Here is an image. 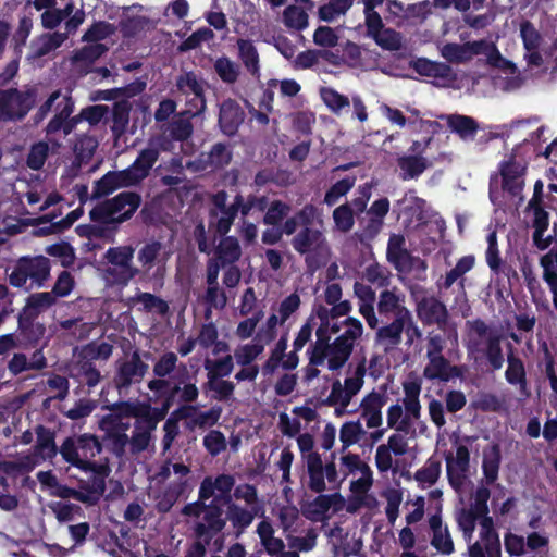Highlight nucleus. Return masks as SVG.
<instances>
[{
    "mask_svg": "<svg viewBox=\"0 0 557 557\" xmlns=\"http://www.w3.org/2000/svg\"><path fill=\"white\" fill-rule=\"evenodd\" d=\"M157 424L150 405L140 401L114 405L111 412L98 421L107 446L119 458L148 449Z\"/></svg>",
    "mask_w": 557,
    "mask_h": 557,
    "instance_id": "1",
    "label": "nucleus"
},
{
    "mask_svg": "<svg viewBox=\"0 0 557 557\" xmlns=\"http://www.w3.org/2000/svg\"><path fill=\"white\" fill-rule=\"evenodd\" d=\"M234 484L235 479L230 474L207 476L201 482L199 499L203 503L212 498L211 504L220 502L225 504L226 518L238 537L251 525L255 518L265 513V508L257 488L248 483L237 485L232 498L231 492Z\"/></svg>",
    "mask_w": 557,
    "mask_h": 557,
    "instance_id": "2",
    "label": "nucleus"
},
{
    "mask_svg": "<svg viewBox=\"0 0 557 557\" xmlns=\"http://www.w3.org/2000/svg\"><path fill=\"white\" fill-rule=\"evenodd\" d=\"M323 210L313 203H306L294 216L288 218L282 225V232L294 235L290 245L309 265H320L331 255V247L324 234Z\"/></svg>",
    "mask_w": 557,
    "mask_h": 557,
    "instance_id": "3",
    "label": "nucleus"
},
{
    "mask_svg": "<svg viewBox=\"0 0 557 557\" xmlns=\"http://www.w3.org/2000/svg\"><path fill=\"white\" fill-rule=\"evenodd\" d=\"M480 54L485 55L487 63L498 71L496 84L499 88L512 91L521 87L523 78L518 67L505 59L493 42L478 40L466 44H445L441 47V55L451 63H466Z\"/></svg>",
    "mask_w": 557,
    "mask_h": 557,
    "instance_id": "4",
    "label": "nucleus"
},
{
    "mask_svg": "<svg viewBox=\"0 0 557 557\" xmlns=\"http://www.w3.org/2000/svg\"><path fill=\"white\" fill-rule=\"evenodd\" d=\"M343 324L344 332L333 339L331 330L317 327L315 341L308 347L331 372H338L346 366L363 334L362 323L356 318H347Z\"/></svg>",
    "mask_w": 557,
    "mask_h": 557,
    "instance_id": "5",
    "label": "nucleus"
},
{
    "mask_svg": "<svg viewBox=\"0 0 557 557\" xmlns=\"http://www.w3.org/2000/svg\"><path fill=\"white\" fill-rule=\"evenodd\" d=\"M463 344L469 359L476 364H485L492 371L500 370L505 362L502 335L481 319L469 320L465 324Z\"/></svg>",
    "mask_w": 557,
    "mask_h": 557,
    "instance_id": "6",
    "label": "nucleus"
},
{
    "mask_svg": "<svg viewBox=\"0 0 557 557\" xmlns=\"http://www.w3.org/2000/svg\"><path fill=\"white\" fill-rule=\"evenodd\" d=\"M162 139L153 138L148 147L143 149L136 160L123 171L108 172L96 182L92 196L100 198L119 188L128 187L140 183L146 178L159 158L162 148Z\"/></svg>",
    "mask_w": 557,
    "mask_h": 557,
    "instance_id": "7",
    "label": "nucleus"
},
{
    "mask_svg": "<svg viewBox=\"0 0 557 557\" xmlns=\"http://www.w3.org/2000/svg\"><path fill=\"white\" fill-rule=\"evenodd\" d=\"M366 358L350 366L344 380L336 379L331 385L324 404L334 409L336 417L355 413L357 411L356 397L364 385Z\"/></svg>",
    "mask_w": 557,
    "mask_h": 557,
    "instance_id": "8",
    "label": "nucleus"
},
{
    "mask_svg": "<svg viewBox=\"0 0 557 557\" xmlns=\"http://www.w3.org/2000/svg\"><path fill=\"white\" fill-rule=\"evenodd\" d=\"M403 389L404 397L388 407L386 421L389 429L407 434L414 430L421 418V383L418 379H408L403 383Z\"/></svg>",
    "mask_w": 557,
    "mask_h": 557,
    "instance_id": "9",
    "label": "nucleus"
},
{
    "mask_svg": "<svg viewBox=\"0 0 557 557\" xmlns=\"http://www.w3.org/2000/svg\"><path fill=\"white\" fill-rule=\"evenodd\" d=\"M101 449V444L95 435L82 434L67 437L60 447V454L72 466L84 471H94L96 465L92 458L100 454Z\"/></svg>",
    "mask_w": 557,
    "mask_h": 557,
    "instance_id": "10",
    "label": "nucleus"
},
{
    "mask_svg": "<svg viewBox=\"0 0 557 557\" xmlns=\"http://www.w3.org/2000/svg\"><path fill=\"white\" fill-rule=\"evenodd\" d=\"M139 205L140 197L137 194L124 191L101 202L89 214L91 220L96 222L120 223L129 219Z\"/></svg>",
    "mask_w": 557,
    "mask_h": 557,
    "instance_id": "11",
    "label": "nucleus"
},
{
    "mask_svg": "<svg viewBox=\"0 0 557 557\" xmlns=\"http://www.w3.org/2000/svg\"><path fill=\"white\" fill-rule=\"evenodd\" d=\"M50 261L44 256L22 257L9 275V282L15 287H24L28 281L38 287L50 276Z\"/></svg>",
    "mask_w": 557,
    "mask_h": 557,
    "instance_id": "12",
    "label": "nucleus"
},
{
    "mask_svg": "<svg viewBox=\"0 0 557 557\" xmlns=\"http://www.w3.org/2000/svg\"><path fill=\"white\" fill-rule=\"evenodd\" d=\"M104 257L108 261L104 277L109 283L126 285L139 273L133 265L134 249L131 246L110 248Z\"/></svg>",
    "mask_w": 557,
    "mask_h": 557,
    "instance_id": "13",
    "label": "nucleus"
},
{
    "mask_svg": "<svg viewBox=\"0 0 557 557\" xmlns=\"http://www.w3.org/2000/svg\"><path fill=\"white\" fill-rule=\"evenodd\" d=\"M183 513L199 519L195 525V533L199 539L212 537L213 534L222 531L228 521L216 504L208 506L201 503L188 504L184 507Z\"/></svg>",
    "mask_w": 557,
    "mask_h": 557,
    "instance_id": "14",
    "label": "nucleus"
},
{
    "mask_svg": "<svg viewBox=\"0 0 557 557\" xmlns=\"http://www.w3.org/2000/svg\"><path fill=\"white\" fill-rule=\"evenodd\" d=\"M307 473V486L312 492L322 493L326 490V482L338 488L342 484L339 472L334 461L324 463L322 456L304 461Z\"/></svg>",
    "mask_w": 557,
    "mask_h": 557,
    "instance_id": "15",
    "label": "nucleus"
},
{
    "mask_svg": "<svg viewBox=\"0 0 557 557\" xmlns=\"http://www.w3.org/2000/svg\"><path fill=\"white\" fill-rule=\"evenodd\" d=\"M307 473V486L312 492L322 493L326 490V482L338 488L342 484L339 472L334 461L324 463L322 456L304 461Z\"/></svg>",
    "mask_w": 557,
    "mask_h": 557,
    "instance_id": "16",
    "label": "nucleus"
},
{
    "mask_svg": "<svg viewBox=\"0 0 557 557\" xmlns=\"http://www.w3.org/2000/svg\"><path fill=\"white\" fill-rule=\"evenodd\" d=\"M159 475L164 480H169L173 485L168 494V499L165 502L158 503L160 511H168L177 497L188 488L190 482V468L181 462L168 461L161 468Z\"/></svg>",
    "mask_w": 557,
    "mask_h": 557,
    "instance_id": "17",
    "label": "nucleus"
},
{
    "mask_svg": "<svg viewBox=\"0 0 557 557\" xmlns=\"http://www.w3.org/2000/svg\"><path fill=\"white\" fill-rule=\"evenodd\" d=\"M227 194L221 190L212 196L213 208L210 212V226L214 227L215 231L225 235L230 232L231 226L239 212L238 206H240V195H237L234 201L227 203Z\"/></svg>",
    "mask_w": 557,
    "mask_h": 557,
    "instance_id": "18",
    "label": "nucleus"
},
{
    "mask_svg": "<svg viewBox=\"0 0 557 557\" xmlns=\"http://www.w3.org/2000/svg\"><path fill=\"white\" fill-rule=\"evenodd\" d=\"M525 171V162L522 159H517V157L511 153L507 160L500 163L503 190L522 200Z\"/></svg>",
    "mask_w": 557,
    "mask_h": 557,
    "instance_id": "19",
    "label": "nucleus"
},
{
    "mask_svg": "<svg viewBox=\"0 0 557 557\" xmlns=\"http://www.w3.org/2000/svg\"><path fill=\"white\" fill-rule=\"evenodd\" d=\"M74 104L67 95L54 91L40 107L41 116H46L49 112H53V119L47 125V134L51 135L62 129L64 121L70 117L73 112Z\"/></svg>",
    "mask_w": 557,
    "mask_h": 557,
    "instance_id": "20",
    "label": "nucleus"
},
{
    "mask_svg": "<svg viewBox=\"0 0 557 557\" xmlns=\"http://www.w3.org/2000/svg\"><path fill=\"white\" fill-rule=\"evenodd\" d=\"M34 96L30 91L15 89L0 91V120L22 119L32 108Z\"/></svg>",
    "mask_w": 557,
    "mask_h": 557,
    "instance_id": "21",
    "label": "nucleus"
},
{
    "mask_svg": "<svg viewBox=\"0 0 557 557\" xmlns=\"http://www.w3.org/2000/svg\"><path fill=\"white\" fill-rule=\"evenodd\" d=\"M319 414L315 409L308 406H297L289 413L281 412L278 414L277 428L282 435L294 438L301 433L302 422L309 424L317 421Z\"/></svg>",
    "mask_w": 557,
    "mask_h": 557,
    "instance_id": "22",
    "label": "nucleus"
},
{
    "mask_svg": "<svg viewBox=\"0 0 557 557\" xmlns=\"http://www.w3.org/2000/svg\"><path fill=\"white\" fill-rule=\"evenodd\" d=\"M416 313L423 325H436L444 330L449 312L444 302L435 296H423L416 301Z\"/></svg>",
    "mask_w": 557,
    "mask_h": 557,
    "instance_id": "23",
    "label": "nucleus"
},
{
    "mask_svg": "<svg viewBox=\"0 0 557 557\" xmlns=\"http://www.w3.org/2000/svg\"><path fill=\"white\" fill-rule=\"evenodd\" d=\"M346 499L339 493L320 494L313 500L304 506L305 516L312 521H324L332 513L345 508Z\"/></svg>",
    "mask_w": 557,
    "mask_h": 557,
    "instance_id": "24",
    "label": "nucleus"
},
{
    "mask_svg": "<svg viewBox=\"0 0 557 557\" xmlns=\"http://www.w3.org/2000/svg\"><path fill=\"white\" fill-rule=\"evenodd\" d=\"M481 540L470 545V557H502L499 539L494 531L491 517H483L480 520Z\"/></svg>",
    "mask_w": 557,
    "mask_h": 557,
    "instance_id": "25",
    "label": "nucleus"
},
{
    "mask_svg": "<svg viewBox=\"0 0 557 557\" xmlns=\"http://www.w3.org/2000/svg\"><path fill=\"white\" fill-rule=\"evenodd\" d=\"M528 223L534 228L532 239L533 244L540 249L545 250L552 242L550 235H545L549 226V213L543 205L529 202L525 209Z\"/></svg>",
    "mask_w": 557,
    "mask_h": 557,
    "instance_id": "26",
    "label": "nucleus"
},
{
    "mask_svg": "<svg viewBox=\"0 0 557 557\" xmlns=\"http://www.w3.org/2000/svg\"><path fill=\"white\" fill-rule=\"evenodd\" d=\"M520 38L524 49V60L530 66H540L543 63V57L540 52L543 45V37L537 28L530 22L523 21L519 26Z\"/></svg>",
    "mask_w": 557,
    "mask_h": 557,
    "instance_id": "27",
    "label": "nucleus"
},
{
    "mask_svg": "<svg viewBox=\"0 0 557 557\" xmlns=\"http://www.w3.org/2000/svg\"><path fill=\"white\" fill-rule=\"evenodd\" d=\"M405 304L406 295L399 288L384 289L379 295L377 311L381 315L404 320L411 314Z\"/></svg>",
    "mask_w": 557,
    "mask_h": 557,
    "instance_id": "28",
    "label": "nucleus"
},
{
    "mask_svg": "<svg viewBox=\"0 0 557 557\" xmlns=\"http://www.w3.org/2000/svg\"><path fill=\"white\" fill-rule=\"evenodd\" d=\"M446 467L450 484L454 487L460 486L470 468V454L467 446L457 444L455 451L446 455Z\"/></svg>",
    "mask_w": 557,
    "mask_h": 557,
    "instance_id": "29",
    "label": "nucleus"
},
{
    "mask_svg": "<svg viewBox=\"0 0 557 557\" xmlns=\"http://www.w3.org/2000/svg\"><path fill=\"white\" fill-rule=\"evenodd\" d=\"M385 401V395L376 391H372L362 397L357 406V410H360V416L364 420L368 429H379L382 426V408Z\"/></svg>",
    "mask_w": 557,
    "mask_h": 557,
    "instance_id": "30",
    "label": "nucleus"
},
{
    "mask_svg": "<svg viewBox=\"0 0 557 557\" xmlns=\"http://www.w3.org/2000/svg\"><path fill=\"white\" fill-rule=\"evenodd\" d=\"M332 306V308H327L322 304H315L313 309L315 310V315L319 317L318 327L329 329L333 334H337L344 327V324L343 322L335 321V319L347 315L351 311L352 306L348 300H339Z\"/></svg>",
    "mask_w": 557,
    "mask_h": 557,
    "instance_id": "31",
    "label": "nucleus"
},
{
    "mask_svg": "<svg viewBox=\"0 0 557 557\" xmlns=\"http://www.w3.org/2000/svg\"><path fill=\"white\" fill-rule=\"evenodd\" d=\"M429 527L432 531L431 545L441 554H453L455 550L454 542L448 527L443 524L441 505H437L435 512L430 516Z\"/></svg>",
    "mask_w": 557,
    "mask_h": 557,
    "instance_id": "32",
    "label": "nucleus"
},
{
    "mask_svg": "<svg viewBox=\"0 0 557 557\" xmlns=\"http://www.w3.org/2000/svg\"><path fill=\"white\" fill-rule=\"evenodd\" d=\"M374 346L385 354L394 352L403 339L401 320L393 319L391 323L375 327Z\"/></svg>",
    "mask_w": 557,
    "mask_h": 557,
    "instance_id": "33",
    "label": "nucleus"
},
{
    "mask_svg": "<svg viewBox=\"0 0 557 557\" xmlns=\"http://www.w3.org/2000/svg\"><path fill=\"white\" fill-rule=\"evenodd\" d=\"M148 370L138 352H134L129 359L120 363L117 368L116 385L119 388H126L131 384L139 382Z\"/></svg>",
    "mask_w": 557,
    "mask_h": 557,
    "instance_id": "34",
    "label": "nucleus"
},
{
    "mask_svg": "<svg viewBox=\"0 0 557 557\" xmlns=\"http://www.w3.org/2000/svg\"><path fill=\"white\" fill-rule=\"evenodd\" d=\"M237 57L244 69L253 77L261 76V60L258 48L250 39L239 38L236 41Z\"/></svg>",
    "mask_w": 557,
    "mask_h": 557,
    "instance_id": "35",
    "label": "nucleus"
},
{
    "mask_svg": "<svg viewBox=\"0 0 557 557\" xmlns=\"http://www.w3.org/2000/svg\"><path fill=\"white\" fill-rule=\"evenodd\" d=\"M69 374L78 383H84L89 387H95L101 381L100 371L95 367V364L76 354L69 367Z\"/></svg>",
    "mask_w": 557,
    "mask_h": 557,
    "instance_id": "36",
    "label": "nucleus"
},
{
    "mask_svg": "<svg viewBox=\"0 0 557 557\" xmlns=\"http://www.w3.org/2000/svg\"><path fill=\"white\" fill-rule=\"evenodd\" d=\"M354 294L359 299V313L364 318L370 329H375L379 325V319L374 312L373 301L375 298L374 290L361 283L354 284Z\"/></svg>",
    "mask_w": 557,
    "mask_h": 557,
    "instance_id": "37",
    "label": "nucleus"
},
{
    "mask_svg": "<svg viewBox=\"0 0 557 557\" xmlns=\"http://www.w3.org/2000/svg\"><path fill=\"white\" fill-rule=\"evenodd\" d=\"M507 369L505 371L506 381L510 385H516L520 394L528 398L531 396V391L527 382V373L523 361L513 355L511 351L507 355Z\"/></svg>",
    "mask_w": 557,
    "mask_h": 557,
    "instance_id": "38",
    "label": "nucleus"
},
{
    "mask_svg": "<svg viewBox=\"0 0 557 557\" xmlns=\"http://www.w3.org/2000/svg\"><path fill=\"white\" fill-rule=\"evenodd\" d=\"M349 495L345 503V509L349 513H355L361 508L374 510L379 507L376 496L371 492L372 487H348Z\"/></svg>",
    "mask_w": 557,
    "mask_h": 557,
    "instance_id": "39",
    "label": "nucleus"
},
{
    "mask_svg": "<svg viewBox=\"0 0 557 557\" xmlns=\"http://www.w3.org/2000/svg\"><path fill=\"white\" fill-rule=\"evenodd\" d=\"M261 518L262 520L256 527V533L261 546L270 556L282 553L285 548L283 540L275 536V530L270 519L264 517V515Z\"/></svg>",
    "mask_w": 557,
    "mask_h": 557,
    "instance_id": "40",
    "label": "nucleus"
},
{
    "mask_svg": "<svg viewBox=\"0 0 557 557\" xmlns=\"http://www.w3.org/2000/svg\"><path fill=\"white\" fill-rule=\"evenodd\" d=\"M244 120V113L234 100H225L220 108L219 123L224 134L234 135Z\"/></svg>",
    "mask_w": 557,
    "mask_h": 557,
    "instance_id": "41",
    "label": "nucleus"
},
{
    "mask_svg": "<svg viewBox=\"0 0 557 557\" xmlns=\"http://www.w3.org/2000/svg\"><path fill=\"white\" fill-rule=\"evenodd\" d=\"M177 88L184 94L194 95L196 111L191 112L193 115L201 113L206 109V101L203 98V83L198 79L196 74L189 72L181 75L176 82Z\"/></svg>",
    "mask_w": 557,
    "mask_h": 557,
    "instance_id": "42",
    "label": "nucleus"
},
{
    "mask_svg": "<svg viewBox=\"0 0 557 557\" xmlns=\"http://www.w3.org/2000/svg\"><path fill=\"white\" fill-rule=\"evenodd\" d=\"M442 119L446 121L449 129L457 134L461 140L471 141L474 139L479 124L471 116L449 114L442 116Z\"/></svg>",
    "mask_w": 557,
    "mask_h": 557,
    "instance_id": "43",
    "label": "nucleus"
},
{
    "mask_svg": "<svg viewBox=\"0 0 557 557\" xmlns=\"http://www.w3.org/2000/svg\"><path fill=\"white\" fill-rule=\"evenodd\" d=\"M67 39L66 33L44 34L32 41L29 58L38 59L59 48Z\"/></svg>",
    "mask_w": 557,
    "mask_h": 557,
    "instance_id": "44",
    "label": "nucleus"
},
{
    "mask_svg": "<svg viewBox=\"0 0 557 557\" xmlns=\"http://www.w3.org/2000/svg\"><path fill=\"white\" fill-rule=\"evenodd\" d=\"M267 344L255 336L252 341L237 345L233 350V358L237 366L255 364V360L264 351Z\"/></svg>",
    "mask_w": 557,
    "mask_h": 557,
    "instance_id": "45",
    "label": "nucleus"
},
{
    "mask_svg": "<svg viewBox=\"0 0 557 557\" xmlns=\"http://www.w3.org/2000/svg\"><path fill=\"white\" fill-rule=\"evenodd\" d=\"M366 435L367 431L360 420L344 422L338 431L339 451H349V448L359 444Z\"/></svg>",
    "mask_w": 557,
    "mask_h": 557,
    "instance_id": "46",
    "label": "nucleus"
},
{
    "mask_svg": "<svg viewBox=\"0 0 557 557\" xmlns=\"http://www.w3.org/2000/svg\"><path fill=\"white\" fill-rule=\"evenodd\" d=\"M368 467L369 463L366 462L360 455L351 451H339L337 471L339 472V480H342V483L347 478L356 476Z\"/></svg>",
    "mask_w": 557,
    "mask_h": 557,
    "instance_id": "47",
    "label": "nucleus"
},
{
    "mask_svg": "<svg viewBox=\"0 0 557 557\" xmlns=\"http://www.w3.org/2000/svg\"><path fill=\"white\" fill-rule=\"evenodd\" d=\"M213 70L219 78L227 85L237 83L242 75L240 65L226 55L218 57L214 60Z\"/></svg>",
    "mask_w": 557,
    "mask_h": 557,
    "instance_id": "48",
    "label": "nucleus"
},
{
    "mask_svg": "<svg viewBox=\"0 0 557 557\" xmlns=\"http://www.w3.org/2000/svg\"><path fill=\"white\" fill-rule=\"evenodd\" d=\"M382 498L385 500V515L389 523L394 524L399 516V507L403 503L404 493L399 483L396 485H387L381 492Z\"/></svg>",
    "mask_w": 557,
    "mask_h": 557,
    "instance_id": "49",
    "label": "nucleus"
},
{
    "mask_svg": "<svg viewBox=\"0 0 557 557\" xmlns=\"http://www.w3.org/2000/svg\"><path fill=\"white\" fill-rule=\"evenodd\" d=\"M428 363L423 369L424 377L429 380L448 381L450 377L451 367L443 355H425Z\"/></svg>",
    "mask_w": 557,
    "mask_h": 557,
    "instance_id": "50",
    "label": "nucleus"
},
{
    "mask_svg": "<svg viewBox=\"0 0 557 557\" xmlns=\"http://www.w3.org/2000/svg\"><path fill=\"white\" fill-rule=\"evenodd\" d=\"M355 0H327L318 10L320 20L333 23L344 16L352 7Z\"/></svg>",
    "mask_w": 557,
    "mask_h": 557,
    "instance_id": "51",
    "label": "nucleus"
},
{
    "mask_svg": "<svg viewBox=\"0 0 557 557\" xmlns=\"http://www.w3.org/2000/svg\"><path fill=\"white\" fill-rule=\"evenodd\" d=\"M442 465L436 458H429L414 473V480L420 487L426 488L436 483L441 475Z\"/></svg>",
    "mask_w": 557,
    "mask_h": 557,
    "instance_id": "52",
    "label": "nucleus"
},
{
    "mask_svg": "<svg viewBox=\"0 0 557 557\" xmlns=\"http://www.w3.org/2000/svg\"><path fill=\"white\" fill-rule=\"evenodd\" d=\"M320 96L323 103L331 112L341 115L350 107V100L347 96L339 94L331 87H323L320 89Z\"/></svg>",
    "mask_w": 557,
    "mask_h": 557,
    "instance_id": "53",
    "label": "nucleus"
},
{
    "mask_svg": "<svg viewBox=\"0 0 557 557\" xmlns=\"http://www.w3.org/2000/svg\"><path fill=\"white\" fill-rule=\"evenodd\" d=\"M400 203L404 205L405 212L417 222H424L430 215L425 200L419 198L413 191L406 193Z\"/></svg>",
    "mask_w": 557,
    "mask_h": 557,
    "instance_id": "54",
    "label": "nucleus"
},
{
    "mask_svg": "<svg viewBox=\"0 0 557 557\" xmlns=\"http://www.w3.org/2000/svg\"><path fill=\"white\" fill-rule=\"evenodd\" d=\"M408 252L405 248V238L401 235L393 234L388 239L387 259L396 269H401L408 263Z\"/></svg>",
    "mask_w": 557,
    "mask_h": 557,
    "instance_id": "55",
    "label": "nucleus"
},
{
    "mask_svg": "<svg viewBox=\"0 0 557 557\" xmlns=\"http://www.w3.org/2000/svg\"><path fill=\"white\" fill-rule=\"evenodd\" d=\"M403 180H411L421 175L428 168V161L421 156H403L398 159Z\"/></svg>",
    "mask_w": 557,
    "mask_h": 557,
    "instance_id": "56",
    "label": "nucleus"
},
{
    "mask_svg": "<svg viewBox=\"0 0 557 557\" xmlns=\"http://www.w3.org/2000/svg\"><path fill=\"white\" fill-rule=\"evenodd\" d=\"M282 21L285 27L293 30H302L309 25L307 12L301 7L295 4H290L284 9Z\"/></svg>",
    "mask_w": 557,
    "mask_h": 557,
    "instance_id": "57",
    "label": "nucleus"
},
{
    "mask_svg": "<svg viewBox=\"0 0 557 557\" xmlns=\"http://www.w3.org/2000/svg\"><path fill=\"white\" fill-rule=\"evenodd\" d=\"M318 325L319 317L315 315V310L312 308L311 313L295 335L293 348L296 351H300L306 345H310L312 343V335L313 332L315 333Z\"/></svg>",
    "mask_w": 557,
    "mask_h": 557,
    "instance_id": "58",
    "label": "nucleus"
},
{
    "mask_svg": "<svg viewBox=\"0 0 557 557\" xmlns=\"http://www.w3.org/2000/svg\"><path fill=\"white\" fill-rule=\"evenodd\" d=\"M240 246L238 240L232 236L223 238L216 249V261L221 265L232 264L240 257Z\"/></svg>",
    "mask_w": 557,
    "mask_h": 557,
    "instance_id": "59",
    "label": "nucleus"
},
{
    "mask_svg": "<svg viewBox=\"0 0 557 557\" xmlns=\"http://www.w3.org/2000/svg\"><path fill=\"white\" fill-rule=\"evenodd\" d=\"M274 516L284 533L289 534L297 531L298 521L300 520L299 511L294 505H283L277 507Z\"/></svg>",
    "mask_w": 557,
    "mask_h": 557,
    "instance_id": "60",
    "label": "nucleus"
},
{
    "mask_svg": "<svg viewBox=\"0 0 557 557\" xmlns=\"http://www.w3.org/2000/svg\"><path fill=\"white\" fill-rule=\"evenodd\" d=\"M112 352L113 346L110 343L92 342L82 347L76 355L92 362L94 360L106 361Z\"/></svg>",
    "mask_w": 557,
    "mask_h": 557,
    "instance_id": "61",
    "label": "nucleus"
},
{
    "mask_svg": "<svg viewBox=\"0 0 557 557\" xmlns=\"http://www.w3.org/2000/svg\"><path fill=\"white\" fill-rule=\"evenodd\" d=\"M55 302V297L52 295L51 292H42L33 294L28 297L26 306H25V313L28 317H36L40 312L47 310Z\"/></svg>",
    "mask_w": 557,
    "mask_h": 557,
    "instance_id": "62",
    "label": "nucleus"
},
{
    "mask_svg": "<svg viewBox=\"0 0 557 557\" xmlns=\"http://www.w3.org/2000/svg\"><path fill=\"white\" fill-rule=\"evenodd\" d=\"M543 268V278L550 289L557 286V247H553L548 252L540 259Z\"/></svg>",
    "mask_w": 557,
    "mask_h": 557,
    "instance_id": "63",
    "label": "nucleus"
},
{
    "mask_svg": "<svg viewBox=\"0 0 557 557\" xmlns=\"http://www.w3.org/2000/svg\"><path fill=\"white\" fill-rule=\"evenodd\" d=\"M332 219L335 230L341 233L350 232L355 225L354 210L348 203L335 208L332 213Z\"/></svg>",
    "mask_w": 557,
    "mask_h": 557,
    "instance_id": "64",
    "label": "nucleus"
}]
</instances>
